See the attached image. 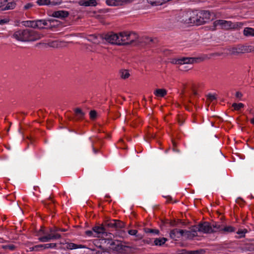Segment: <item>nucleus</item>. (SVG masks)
I'll return each mask as SVG.
<instances>
[{
    "label": "nucleus",
    "instance_id": "nucleus-1",
    "mask_svg": "<svg viewBox=\"0 0 254 254\" xmlns=\"http://www.w3.org/2000/svg\"><path fill=\"white\" fill-rule=\"evenodd\" d=\"M120 40L118 45H128L133 44L138 38L136 33L133 32H122L119 33Z\"/></svg>",
    "mask_w": 254,
    "mask_h": 254
},
{
    "label": "nucleus",
    "instance_id": "nucleus-2",
    "mask_svg": "<svg viewBox=\"0 0 254 254\" xmlns=\"http://www.w3.org/2000/svg\"><path fill=\"white\" fill-rule=\"evenodd\" d=\"M65 229H61L57 227L50 228V234L47 235L43 236L39 238V241L42 242H46L50 241L51 240H56L61 238V236L60 234H58V231L65 232Z\"/></svg>",
    "mask_w": 254,
    "mask_h": 254
},
{
    "label": "nucleus",
    "instance_id": "nucleus-3",
    "mask_svg": "<svg viewBox=\"0 0 254 254\" xmlns=\"http://www.w3.org/2000/svg\"><path fill=\"white\" fill-rule=\"evenodd\" d=\"M107 239L109 241L108 244L110 245L111 249L116 253H122L126 251V248H128L124 245L121 241L113 240L112 236H109Z\"/></svg>",
    "mask_w": 254,
    "mask_h": 254
},
{
    "label": "nucleus",
    "instance_id": "nucleus-4",
    "mask_svg": "<svg viewBox=\"0 0 254 254\" xmlns=\"http://www.w3.org/2000/svg\"><path fill=\"white\" fill-rule=\"evenodd\" d=\"M229 51L232 55H238L254 52V47L248 45H239L230 48Z\"/></svg>",
    "mask_w": 254,
    "mask_h": 254
},
{
    "label": "nucleus",
    "instance_id": "nucleus-5",
    "mask_svg": "<svg viewBox=\"0 0 254 254\" xmlns=\"http://www.w3.org/2000/svg\"><path fill=\"white\" fill-rule=\"evenodd\" d=\"M203 58H187L183 57L180 59L173 58L170 60V62L173 64H192L197 63L199 61H203Z\"/></svg>",
    "mask_w": 254,
    "mask_h": 254
},
{
    "label": "nucleus",
    "instance_id": "nucleus-6",
    "mask_svg": "<svg viewBox=\"0 0 254 254\" xmlns=\"http://www.w3.org/2000/svg\"><path fill=\"white\" fill-rule=\"evenodd\" d=\"M217 26H220L221 29L228 30L229 29L234 28L236 24L230 21L224 20H217L213 23V25L210 27V29L212 31L216 30Z\"/></svg>",
    "mask_w": 254,
    "mask_h": 254
},
{
    "label": "nucleus",
    "instance_id": "nucleus-7",
    "mask_svg": "<svg viewBox=\"0 0 254 254\" xmlns=\"http://www.w3.org/2000/svg\"><path fill=\"white\" fill-rule=\"evenodd\" d=\"M99 36L101 39L105 40L107 42L111 44H116L118 45V43H119V35L113 32H109L107 33L100 34Z\"/></svg>",
    "mask_w": 254,
    "mask_h": 254
},
{
    "label": "nucleus",
    "instance_id": "nucleus-8",
    "mask_svg": "<svg viewBox=\"0 0 254 254\" xmlns=\"http://www.w3.org/2000/svg\"><path fill=\"white\" fill-rule=\"evenodd\" d=\"M92 230L96 235H99L98 237H100V235H102L108 238L112 235V234L108 232L109 230L105 228L103 223L99 226H94L92 228Z\"/></svg>",
    "mask_w": 254,
    "mask_h": 254
},
{
    "label": "nucleus",
    "instance_id": "nucleus-9",
    "mask_svg": "<svg viewBox=\"0 0 254 254\" xmlns=\"http://www.w3.org/2000/svg\"><path fill=\"white\" fill-rule=\"evenodd\" d=\"M28 29L20 30L16 31L13 34V37L18 41L27 42Z\"/></svg>",
    "mask_w": 254,
    "mask_h": 254
},
{
    "label": "nucleus",
    "instance_id": "nucleus-10",
    "mask_svg": "<svg viewBox=\"0 0 254 254\" xmlns=\"http://www.w3.org/2000/svg\"><path fill=\"white\" fill-rule=\"evenodd\" d=\"M27 42L34 41L40 39L43 35L39 32L28 29Z\"/></svg>",
    "mask_w": 254,
    "mask_h": 254
},
{
    "label": "nucleus",
    "instance_id": "nucleus-11",
    "mask_svg": "<svg viewBox=\"0 0 254 254\" xmlns=\"http://www.w3.org/2000/svg\"><path fill=\"white\" fill-rule=\"evenodd\" d=\"M199 232H203L204 233H214V231H212V229L211 223L207 222L199 223Z\"/></svg>",
    "mask_w": 254,
    "mask_h": 254
},
{
    "label": "nucleus",
    "instance_id": "nucleus-12",
    "mask_svg": "<svg viewBox=\"0 0 254 254\" xmlns=\"http://www.w3.org/2000/svg\"><path fill=\"white\" fill-rule=\"evenodd\" d=\"M129 0H106V2L107 5L110 6H118L122 5L124 3H126L129 2Z\"/></svg>",
    "mask_w": 254,
    "mask_h": 254
},
{
    "label": "nucleus",
    "instance_id": "nucleus-13",
    "mask_svg": "<svg viewBox=\"0 0 254 254\" xmlns=\"http://www.w3.org/2000/svg\"><path fill=\"white\" fill-rule=\"evenodd\" d=\"M52 15L55 17L63 19L67 17L69 15V13L67 11L59 10L54 11Z\"/></svg>",
    "mask_w": 254,
    "mask_h": 254
},
{
    "label": "nucleus",
    "instance_id": "nucleus-14",
    "mask_svg": "<svg viewBox=\"0 0 254 254\" xmlns=\"http://www.w3.org/2000/svg\"><path fill=\"white\" fill-rule=\"evenodd\" d=\"M78 3L81 6H96L97 4L96 0H80Z\"/></svg>",
    "mask_w": 254,
    "mask_h": 254
},
{
    "label": "nucleus",
    "instance_id": "nucleus-15",
    "mask_svg": "<svg viewBox=\"0 0 254 254\" xmlns=\"http://www.w3.org/2000/svg\"><path fill=\"white\" fill-rule=\"evenodd\" d=\"M115 219H107L103 222L105 228L108 230V228H112L115 230Z\"/></svg>",
    "mask_w": 254,
    "mask_h": 254
},
{
    "label": "nucleus",
    "instance_id": "nucleus-16",
    "mask_svg": "<svg viewBox=\"0 0 254 254\" xmlns=\"http://www.w3.org/2000/svg\"><path fill=\"white\" fill-rule=\"evenodd\" d=\"M170 237L175 241L180 238V234H179L178 229H174L171 231L170 233Z\"/></svg>",
    "mask_w": 254,
    "mask_h": 254
},
{
    "label": "nucleus",
    "instance_id": "nucleus-17",
    "mask_svg": "<svg viewBox=\"0 0 254 254\" xmlns=\"http://www.w3.org/2000/svg\"><path fill=\"white\" fill-rule=\"evenodd\" d=\"M23 23L25 26L36 28L37 20L25 21L23 22Z\"/></svg>",
    "mask_w": 254,
    "mask_h": 254
},
{
    "label": "nucleus",
    "instance_id": "nucleus-18",
    "mask_svg": "<svg viewBox=\"0 0 254 254\" xmlns=\"http://www.w3.org/2000/svg\"><path fill=\"white\" fill-rule=\"evenodd\" d=\"M212 226V231H214V233L217 231H221L222 228V225L219 222H214L211 224Z\"/></svg>",
    "mask_w": 254,
    "mask_h": 254
},
{
    "label": "nucleus",
    "instance_id": "nucleus-19",
    "mask_svg": "<svg viewBox=\"0 0 254 254\" xmlns=\"http://www.w3.org/2000/svg\"><path fill=\"white\" fill-rule=\"evenodd\" d=\"M191 15L189 17V23H196V22H197V19L198 18V12H193L191 14H190Z\"/></svg>",
    "mask_w": 254,
    "mask_h": 254
},
{
    "label": "nucleus",
    "instance_id": "nucleus-20",
    "mask_svg": "<svg viewBox=\"0 0 254 254\" xmlns=\"http://www.w3.org/2000/svg\"><path fill=\"white\" fill-rule=\"evenodd\" d=\"M85 246L82 245H77L74 243H68L67 244L66 248L69 250H73L78 248H85Z\"/></svg>",
    "mask_w": 254,
    "mask_h": 254
},
{
    "label": "nucleus",
    "instance_id": "nucleus-21",
    "mask_svg": "<svg viewBox=\"0 0 254 254\" xmlns=\"http://www.w3.org/2000/svg\"><path fill=\"white\" fill-rule=\"evenodd\" d=\"M154 93L156 96L163 97L167 94V91L165 89H157Z\"/></svg>",
    "mask_w": 254,
    "mask_h": 254
},
{
    "label": "nucleus",
    "instance_id": "nucleus-22",
    "mask_svg": "<svg viewBox=\"0 0 254 254\" xmlns=\"http://www.w3.org/2000/svg\"><path fill=\"white\" fill-rule=\"evenodd\" d=\"M243 33L246 36H254V28L246 27L244 29Z\"/></svg>",
    "mask_w": 254,
    "mask_h": 254
},
{
    "label": "nucleus",
    "instance_id": "nucleus-23",
    "mask_svg": "<svg viewBox=\"0 0 254 254\" xmlns=\"http://www.w3.org/2000/svg\"><path fill=\"white\" fill-rule=\"evenodd\" d=\"M166 238H156L154 241V243L155 246H161L165 243L167 241Z\"/></svg>",
    "mask_w": 254,
    "mask_h": 254
},
{
    "label": "nucleus",
    "instance_id": "nucleus-24",
    "mask_svg": "<svg viewBox=\"0 0 254 254\" xmlns=\"http://www.w3.org/2000/svg\"><path fill=\"white\" fill-rule=\"evenodd\" d=\"M198 13L200 14V16L204 19L205 22L210 18V13L208 11L203 10L198 12Z\"/></svg>",
    "mask_w": 254,
    "mask_h": 254
},
{
    "label": "nucleus",
    "instance_id": "nucleus-25",
    "mask_svg": "<svg viewBox=\"0 0 254 254\" xmlns=\"http://www.w3.org/2000/svg\"><path fill=\"white\" fill-rule=\"evenodd\" d=\"M48 25V21L45 20H37L36 28L43 29L45 26Z\"/></svg>",
    "mask_w": 254,
    "mask_h": 254
},
{
    "label": "nucleus",
    "instance_id": "nucleus-26",
    "mask_svg": "<svg viewBox=\"0 0 254 254\" xmlns=\"http://www.w3.org/2000/svg\"><path fill=\"white\" fill-rule=\"evenodd\" d=\"M199 223L197 225L192 226L190 230L192 232V237L197 236V232H199Z\"/></svg>",
    "mask_w": 254,
    "mask_h": 254
},
{
    "label": "nucleus",
    "instance_id": "nucleus-27",
    "mask_svg": "<svg viewBox=\"0 0 254 254\" xmlns=\"http://www.w3.org/2000/svg\"><path fill=\"white\" fill-rule=\"evenodd\" d=\"M115 230H118V229L123 228L125 226V224L123 222L119 220L115 219Z\"/></svg>",
    "mask_w": 254,
    "mask_h": 254
},
{
    "label": "nucleus",
    "instance_id": "nucleus-28",
    "mask_svg": "<svg viewBox=\"0 0 254 254\" xmlns=\"http://www.w3.org/2000/svg\"><path fill=\"white\" fill-rule=\"evenodd\" d=\"M235 230V229L234 227L231 226H225L223 227L222 228L221 231L223 232L224 233H230L234 232Z\"/></svg>",
    "mask_w": 254,
    "mask_h": 254
},
{
    "label": "nucleus",
    "instance_id": "nucleus-29",
    "mask_svg": "<svg viewBox=\"0 0 254 254\" xmlns=\"http://www.w3.org/2000/svg\"><path fill=\"white\" fill-rule=\"evenodd\" d=\"M120 73L121 77L123 79H127L130 75L128 70L126 69L121 70L120 72Z\"/></svg>",
    "mask_w": 254,
    "mask_h": 254
},
{
    "label": "nucleus",
    "instance_id": "nucleus-30",
    "mask_svg": "<svg viewBox=\"0 0 254 254\" xmlns=\"http://www.w3.org/2000/svg\"><path fill=\"white\" fill-rule=\"evenodd\" d=\"M74 111L76 116H77L78 118L82 119L84 117L85 114L80 108H76Z\"/></svg>",
    "mask_w": 254,
    "mask_h": 254
},
{
    "label": "nucleus",
    "instance_id": "nucleus-31",
    "mask_svg": "<svg viewBox=\"0 0 254 254\" xmlns=\"http://www.w3.org/2000/svg\"><path fill=\"white\" fill-rule=\"evenodd\" d=\"M37 3L39 5H50L51 3V0H38Z\"/></svg>",
    "mask_w": 254,
    "mask_h": 254
},
{
    "label": "nucleus",
    "instance_id": "nucleus-32",
    "mask_svg": "<svg viewBox=\"0 0 254 254\" xmlns=\"http://www.w3.org/2000/svg\"><path fill=\"white\" fill-rule=\"evenodd\" d=\"M100 35H90V37L91 38L90 40L93 42V43L95 44H99L100 41L98 40V38H100Z\"/></svg>",
    "mask_w": 254,
    "mask_h": 254
},
{
    "label": "nucleus",
    "instance_id": "nucleus-33",
    "mask_svg": "<svg viewBox=\"0 0 254 254\" xmlns=\"http://www.w3.org/2000/svg\"><path fill=\"white\" fill-rule=\"evenodd\" d=\"M30 251H38L40 249L44 250V249H44V244L36 245L33 247L30 248Z\"/></svg>",
    "mask_w": 254,
    "mask_h": 254
},
{
    "label": "nucleus",
    "instance_id": "nucleus-34",
    "mask_svg": "<svg viewBox=\"0 0 254 254\" xmlns=\"http://www.w3.org/2000/svg\"><path fill=\"white\" fill-rule=\"evenodd\" d=\"M235 110L238 111L240 109L243 108L244 107V105L243 103H233L232 106Z\"/></svg>",
    "mask_w": 254,
    "mask_h": 254
},
{
    "label": "nucleus",
    "instance_id": "nucleus-35",
    "mask_svg": "<svg viewBox=\"0 0 254 254\" xmlns=\"http://www.w3.org/2000/svg\"><path fill=\"white\" fill-rule=\"evenodd\" d=\"M144 230L145 232L148 233H155L156 234L158 235L159 234V231L158 229H150V228H144Z\"/></svg>",
    "mask_w": 254,
    "mask_h": 254
},
{
    "label": "nucleus",
    "instance_id": "nucleus-36",
    "mask_svg": "<svg viewBox=\"0 0 254 254\" xmlns=\"http://www.w3.org/2000/svg\"><path fill=\"white\" fill-rule=\"evenodd\" d=\"M198 18L197 19V22H196L195 24L197 25H200L201 24H203L205 23V21H204V19L201 16H200V14L198 13Z\"/></svg>",
    "mask_w": 254,
    "mask_h": 254
},
{
    "label": "nucleus",
    "instance_id": "nucleus-37",
    "mask_svg": "<svg viewBox=\"0 0 254 254\" xmlns=\"http://www.w3.org/2000/svg\"><path fill=\"white\" fill-rule=\"evenodd\" d=\"M2 248L5 250L8 249L10 251H13L15 249L16 247L14 245L10 244V245H7L3 246Z\"/></svg>",
    "mask_w": 254,
    "mask_h": 254
},
{
    "label": "nucleus",
    "instance_id": "nucleus-38",
    "mask_svg": "<svg viewBox=\"0 0 254 254\" xmlns=\"http://www.w3.org/2000/svg\"><path fill=\"white\" fill-rule=\"evenodd\" d=\"M247 232V230L246 229L244 230H239L237 233L238 235H240V236L239 237V238H243L245 237V234Z\"/></svg>",
    "mask_w": 254,
    "mask_h": 254
},
{
    "label": "nucleus",
    "instance_id": "nucleus-39",
    "mask_svg": "<svg viewBox=\"0 0 254 254\" xmlns=\"http://www.w3.org/2000/svg\"><path fill=\"white\" fill-rule=\"evenodd\" d=\"M50 5L52 6L54 5H58L61 4L62 3V0H53L52 1L51 0Z\"/></svg>",
    "mask_w": 254,
    "mask_h": 254
},
{
    "label": "nucleus",
    "instance_id": "nucleus-40",
    "mask_svg": "<svg viewBox=\"0 0 254 254\" xmlns=\"http://www.w3.org/2000/svg\"><path fill=\"white\" fill-rule=\"evenodd\" d=\"M50 234V232H46L45 230H44V227H41V229H40L39 231L38 232V235H41L42 234H43L44 236H46V235H47V234Z\"/></svg>",
    "mask_w": 254,
    "mask_h": 254
},
{
    "label": "nucleus",
    "instance_id": "nucleus-41",
    "mask_svg": "<svg viewBox=\"0 0 254 254\" xmlns=\"http://www.w3.org/2000/svg\"><path fill=\"white\" fill-rule=\"evenodd\" d=\"M48 45L51 47L53 48H57L59 44V43L57 41H52L51 42H49Z\"/></svg>",
    "mask_w": 254,
    "mask_h": 254
},
{
    "label": "nucleus",
    "instance_id": "nucleus-42",
    "mask_svg": "<svg viewBox=\"0 0 254 254\" xmlns=\"http://www.w3.org/2000/svg\"><path fill=\"white\" fill-rule=\"evenodd\" d=\"M57 245L56 243H50L44 244V249L53 248L56 247Z\"/></svg>",
    "mask_w": 254,
    "mask_h": 254
},
{
    "label": "nucleus",
    "instance_id": "nucleus-43",
    "mask_svg": "<svg viewBox=\"0 0 254 254\" xmlns=\"http://www.w3.org/2000/svg\"><path fill=\"white\" fill-rule=\"evenodd\" d=\"M185 235L184 236L186 237V238H193V237H192V232L190 231H188V230H185Z\"/></svg>",
    "mask_w": 254,
    "mask_h": 254
},
{
    "label": "nucleus",
    "instance_id": "nucleus-44",
    "mask_svg": "<svg viewBox=\"0 0 254 254\" xmlns=\"http://www.w3.org/2000/svg\"><path fill=\"white\" fill-rule=\"evenodd\" d=\"M100 248L102 249L103 251L97 252L96 254H110V252L107 249L104 250L102 246H100Z\"/></svg>",
    "mask_w": 254,
    "mask_h": 254
},
{
    "label": "nucleus",
    "instance_id": "nucleus-45",
    "mask_svg": "<svg viewBox=\"0 0 254 254\" xmlns=\"http://www.w3.org/2000/svg\"><path fill=\"white\" fill-rule=\"evenodd\" d=\"M89 115L90 118L93 120L96 118L97 112L95 110H92L90 112Z\"/></svg>",
    "mask_w": 254,
    "mask_h": 254
},
{
    "label": "nucleus",
    "instance_id": "nucleus-46",
    "mask_svg": "<svg viewBox=\"0 0 254 254\" xmlns=\"http://www.w3.org/2000/svg\"><path fill=\"white\" fill-rule=\"evenodd\" d=\"M216 99V97L215 95H212V94H208L207 95V99L209 100L210 102L213 101V100H215Z\"/></svg>",
    "mask_w": 254,
    "mask_h": 254
},
{
    "label": "nucleus",
    "instance_id": "nucleus-47",
    "mask_svg": "<svg viewBox=\"0 0 254 254\" xmlns=\"http://www.w3.org/2000/svg\"><path fill=\"white\" fill-rule=\"evenodd\" d=\"M205 251L203 249H200L199 250L194 251V254H204Z\"/></svg>",
    "mask_w": 254,
    "mask_h": 254
},
{
    "label": "nucleus",
    "instance_id": "nucleus-48",
    "mask_svg": "<svg viewBox=\"0 0 254 254\" xmlns=\"http://www.w3.org/2000/svg\"><path fill=\"white\" fill-rule=\"evenodd\" d=\"M128 233L130 235L135 236L137 233L136 230H129L128 231Z\"/></svg>",
    "mask_w": 254,
    "mask_h": 254
},
{
    "label": "nucleus",
    "instance_id": "nucleus-49",
    "mask_svg": "<svg viewBox=\"0 0 254 254\" xmlns=\"http://www.w3.org/2000/svg\"><path fill=\"white\" fill-rule=\"evenodd\" d=\"M7 1L8 0H0V8L4 7L3 6L6 4Z\"/></svg>",
    "mask_w": 254,
    "mask_h": 254
},
{
    "label": "nucleus",
    "instance_id": "nucleus-50",
    "mask_svg": "<svg viewBox=\"0 0 254 254\" xmlns=\"http://www.w3.org/2000/svg\"><path fill=\"white\" fill-rule=\"evenodd\" d=\"M169 223L170 226L172 227L177 226V223L175 220H171L169 221Z\"/></svg>",
    "mask_w": 254,
    "mask_h": 254
},
{
    "label": "nucleus",
    "instance_id": "nucleus-51",
    "mask_svg": "<svg viewBox=\"0 0 254 254\" xmlns=\"http://www.w3.org/2000/svg\"><path fill=\"white\" fill-rule=\"evenodd\" d=\"M9 21L8 19H0V25H3Z\"/></svg>",
    "mask_w": 254,
    "mask_h": 254
},
{
    "label": "nucleus",
    "instance_id": "nucleus-52",
    "mask_svg": "<svg viewBox=\"0 0 254 254\" xmlns=\"http://www.w3.org/2000/svg\"><path fill=\"white\" fill-rule=\"evenodd\" d=\"M93 232H93V230H88V231H85V234H86L87 236H89V237H90V236H92V235H93Z\"/></svg>",
    "mask_w": 254,
    "mask_h": 254
},
{
    "label": "nucleus",
    "instance_id": "nucleus-53",
    "mask_svg": "<svg viewBox=\"0 0 254 254\" xmlns=\"http://www.w3.org/2000/svg\"><path fill=\"white\" fill-rule=\"evenodd\" d=\"M45 205L47 208H48L49 209H51V208L54 206V202H52L51 203H48L46 202L45 203Z\"/></svg>",
    "mask_w": 254,
    "mask_h": 254
},
{
    "label": "nucleus",
    "instance_id": "nucleus-54",
    "mask_svg": "<svg viewBox=\"0 0 254 254\" xmlns=\"http://www.w3.org/2000/svg\"><path fill=\"white\" fill-rule=\"evenodd\" d=\"M185 230H179L178 229L179 234H180V238H181L182 236H184L185 233Z\"/></svg>",
    "mask_w": 254,
    "mask_h": 254
},
{
    "label": "nucleus",
    "instance_id": "nucleus-55",
    "mask_svg": "<svg viewBox=\"0 0 254 254\" xmlns=\"http://www.w3.org/2000/svg\"><path fill=\"white\" fill-rule=\"evenodd\" d=\"M32 6H33V4L32 3H29L26 4V5H25L24 6V8L25 9H28L32 7Z\"/></svg>",
    "mask_w": 254,
    "mask_h": 254
},
{
    "label": "nucleus",
    "instance_id": "nucleus-56",
    "mask_svg": "<svg viewBox=\"0 0 254 254\" xmlns=\"http://www.w3.org/2000/svg\"><path fill=\"white\" fill-rule=\"evenodd\" d=\"M243 96V94L241 92L238 91L236 93V97L238 98H241Z\"/></svg>",
    "mask_w": 254,
    "mask_h": 254
},
{
    "label": "nucleus",
    "instance_id": "nucleus-57",
    "mask_svg": "<svg viewBox=\"0 0 254 254\" xmlns=\"http://www.w3.org/2000/svg\"><path fill=\"white\" fill-rule=\"evenodd\" d=\"M183 251H184V253H183V254H194V251L183 250Z\"/></svg>",
    "mask_w": 254,
    "mask_h": 254
},
{
    "label": "nucleus",
    "instance_id": "nucleus-58",
    "mask_svg": "<svg viewBox=\"0 0 254 254\" xmlns=\"http://www.w3.org/2000/svg\"><path fill=\"white\" fill-rule=\"evenodd\" d=\"M136 237V239H135V240H140L142 238V236L141 235H140V234H136V235H135Z\"/></svg>",
    "mask_w": 254,
    "mask_h": 254
},
{
    "label": "nucleus",
    "instance_id": "nucleus-59",
    "mask_svg": "<svg viewBox=\"0 0 254 254\" xmlns=\"http://www.w3.org/2000/svg\"><path fill=\"white\" fill-rule=\"evenodd\" d=\"M90 147L93 149L95 153H96L97 152V150L94 147L93 144L92 143L91 144Z\"/></svg>",
    "mask_w": 254,
    "mask_h": 254
},
{
    "label": "nucleus",
    "instance_id": "nucleus-60",
    "mask_svg": "<svg viewBox=\"0 0 254 254\" xmlns=\"http://www.w3.org/2000/svg\"><path fill=\"white\" fill-rule=\"evenodd\" d=\"M165 197L168 199L167 202H169V201H171L172 200V198L170 196H165Z\"/></svg>",
    "mask_w": 254,
    "mask_h": 254
},
{
    "label": "nucleus",
    "instance_id": "nucleus-61",
    "mask_svg": "<svg viewBox=\"0 0 254 254\" xmlns=\"http://www.w3.org/2000/svg\"><path fill=\"white\" fill-rule=\"evenodd\" d=\"M177 225L179 224V223H182V224L183 225H185V223L183 222H182L181 220L180 219H178L177 221Z\"/></svg>",
    "mask_w": 254,
    "mask_h": 254
},
{
    "label": "nucleus",
    "instance_id": "nucleus-62",
    "mask_svg": "<svg viewBox=\"0 0 254 254\" xmlns=\"http://www.w3.org/2000/svg\"><path fill=\"white\" fill-rule=\"evenodd\" d=\"M178 122H179V124H180V125H183V123H184V121H183L181 120L180 119H179Z\"/></svg>",
    "mask_w": 254,
    "mask_h": 254
},
{
    "label": "nucleus",
    "instance_id": "nucleus-63",
    "mask_svg": "<svg viewBox=\"0 0 254 254\" xmlns=\"http://www.w3.org/2000/svg\"><path fill=\"white\" fill-rule=\"evenodd\" d=\"M251 123L252 124L254 125V118H253V119H252L251 120Z\"/></svg>",
    "mask_w": 254,
    "mask_h": 254
},
{
    "label": "nucleus",
    "instance_id": "nucleus-64",
    "mask_svg": "<svg viewBox=\"0 0 254 254\" xmlns=\"http://www.w3.org/2000/svg\"><path fill=\"white\" fill-rule=\"evenodd\" d=\"M193 94L194 95H197V92L193 90Z\"/></svg>",
    "mask_w": 254,
    "mask_h": 254
}]
</instances>
